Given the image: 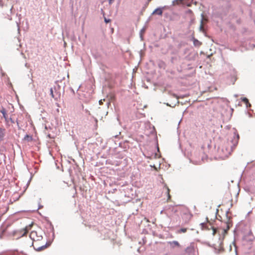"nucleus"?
<instances>
[{
    "label": "nucleus",
    "instance_id": "10",
    "mask_svg": "<svg viewBox=\"0 0 255 255\" xmlns=\"http://www.w3.org/2000/svg\"><path fill=\"white\" fill-rule=\"evenodd\" d=\"M31 225H29V226H26V227L24 229V233L23 234V235H26V234L28 233V231L29 230V229H30V228H31Z\"/></svg>",
    "mask_w": 255,
    "mask_h": 255
},
{
    "label": "nucleus",
    "instance_id": "3",
    "mask_svg": "<svg viewBox=\"0 0 255 255\" xmlns=\"http://www.w3.org/2000/svg\"><path fill=\"white\" fill-rule=\"evenodd\" d=\"M32 246L34 249L37 251H41L46 248V245L42 244L41 246L39 245L38 242H33Z\"/></svg>",
    "mask_w": 255,
    "mask_h": 255
},
{
    "label": "nucleus",
    "instance_id": "11",
    "mask_svg": "<svg viewBox=\"0 0 255 255\" xmlns=\"http://www.w3.org/2000/svg\"><path fill=\"white\" fill-rule=\"evenodd\" d=\"M24 140H27L28 141H31L32 140V137L31 136H30V135H26L25 136H24Z\"/></svg>",
    "mask_w": 255,
    "mask_h": 255
},
{
    "label": "nucleus",
    "instance_id": "17",
    "mask_svg": "<svg viewBox=\"0 0 255 255\" xmlns=\"http://www.w3.org/2000/svg\"><path fill=\"white\" fill-rule=\"evenodd\" d=\"M187 231V229L186 228H182L180 230V232L182 233H185Z\"/></svg>",
    "mask_w": 255,
    "mask_h": 255
},
{
    "label": "nucleus",
    "instance_id": "24",
    "mask_svg": "<svg viewBox=\"0 0 255 255\" xmlns=\"http://www.w3.org/2000/svg\"><path fill=\"white\" fill-rule=\"evenodd\" d=\"M9 120L13 123L12 120L11 118Z\"/></svg>",
    "mask_w": 255,
    "mask_h": 255
},
{
    "label": "nucleus",
    "instance_id": "15",
    "mask_svg": "<svg viewBox=\"0 0 255 255\" xmlns=\"http://www.w3.org/2000/svg\"><path fill=\"white\" fill-rule=\"evenodd\" d=\"M204 29V25H203V19H202L200 22V30L201 31H203Z\"/></svg>",
    "mask_w": 255,
    "mask_h": 255
},
{
    "label": "nucleus",
    "instance_id": "13",
    "mask_svg": "<svg viewBox=\"0 0 255 255\" xmlns=\"http://www.w3.org/2000/svg\"><path fill=\"white\" fill-rule=\"evenodd\" d=\"M166 189H167V196H168L167 201H168L171 199V196L170 195V189L168 187H166Z\"/></svg>",
    "mask_w": 255,
    "mask_h": 255
},
{
    "label": "nucleus",
    "instance_id": "18",
    "mask_svg": "<svg viewBox=\"0 0 255 255\" xmlns=\"http://www.w3.org/2000/svg\"><path fill=\"white\" fill-rule=\"evenodd\" d=\"M243 101L245 103H246V104L249 102L248 99L246 98H244L243 99Z\"/></svg>",
    "mask_w": 255,
    "mask_h": 255
},
{
    "label": "nucleus",
    "instance_id": "2",
    "mask_svg": "<svg viewBox=\"0 0 255 255\" xmlns=\"http://www.w3.org/2000/svg\"><path fill=\"white\" fill-rule=\"evenodd\" d=\"M29 237L33 241V242L40 241L43 238L41 233L36 231H31Z\"/></svg>",
    "mask_w": 255,
    "mask_h": 255
},
{
    "label": "nucleus",
    "instance_id": "5",
    "mask_svg": "<svg viewBox=\"0 0 255 255\" xmlns=\"http://www.w3.org/2000/svg\"><path fill=\"white\" fill-rule=\"evenodd\" d=\"M193 42L194 45L196 47H199L202 44V43L200 41H199L197 39H195V38H193Z\"/></svg>",
    "mask_w": 255,
    "mask_h": 255
},
{
    "label": "nucleus",
    "instance_id": "22",
    "mask_svg": "<svg viewBox=\"0 0 255 255\" xmlns=\"http://www.w3.org/2000/svg\"><path fill=\"white\" fill-rule=\"evenodd\" d=\"M113 0H109V3H110V4H111V3L113 2Z\"/></svg>",
    "mask_w": 255,
    "mask_h": 255
},
{
    "label": "nucleus",
    "instance_id": "20",
    "mask_svg": "<svg viewBox=\"0 0 255 255\" xmlns=\"http://www.w3.org/2000/svg\"><path fill=\"white\" fill-rule=\"evenodd\" d=\"M229 229H230V226H229V223H228V224H227V230H224V231L226 232H227V231H228Z\"/></svg>",
    "mask_w": 255,
    "mask_h": 255
},
{
    "label": "nucleus",
    "instance_id": "19",
    "mask_svg": "<svg viewBox=\"0 0 255 255\" xmlns=\"http://www.w3.org/2000/svg\"><path fill=\"white\" fill-rule=\"evenodd\" d=\"M105 21L106 23H109L111 21V20L109 19H107L106 17H105Z\"/></svg>",
    "mask_w": 255,
    "mask_h": 255
},
{
    "label": "nucleus",
    "instance_id": "23",
    "mask_svg": "<svg viewBox=\"0 0 255 255\" xmlns=\"http://www.w3.org/2000/svg\"><path fill=\"white\" fill-rule=\"evenodd\" d=\"M99 103H100V105H101L103 103L102 102V100H100L99 101Z\"/></svg>",
    "mask_w": 255,
    "mask_h": 255
},
{
    "label": "nucleus",
    "instance_id": "7",
    "mask_svg": "<svg viewBox=\"0 0 255 255\" xmlns=\"http://www.w3.org/2000/svg\"><path fill=\"white\" fill-rule=\"evenodd\" d=\"M4 136V129L0 128V140H2Z\"/></svg>",
    "mask_w": 255,
    "mask_h": 255
},
{
    "label": "nucleus",
    "instance_id": "6",
    "mask_svg": "<svg viewBox=\"0 0 255 255\" xmlns=\"http://www.w3.org/2000/svg\"><path fill=\"white\" fill-rule=\"evenodd\" d=\"M153 14H156L159 15H161L162 14V9L161 8H157L154 10V11L152 13Z\"/></svg>",
    "mask_w": 255,
    "mask_h": 255
},
{
    "label": "nucleus",
    "instance_id": "14",
    "mask_svg": "<svg viewBox=\"0 0 255 255\" xmlns=\"http://www.w3.org/2000/svg\"><path fill=\"white\" fill-rule=\"evenodd\" d=\"M166 189H167V196H168L167 201H168L171 199V196L170 195V189L168 187H166Z\"/></svg>",
    "mask_w": 255,
    "mask_h": 255
},
{
    "label": "nucleus",
    "instance_id": "21",
    "mask_svg": "<svg viewBox=\"0 0 255 255\" xmlns=\"http://www.w3.org/2000/svg\"><path fill=\"white\" fill-rule=\"evenodd\" d=\"M212 229L213 230V235H215V234L216 233V230L214 228H212Z\"/></svg>",
    "mask_w": 255,
    "mask_h": 255
},
{
    "label": "nucleus",
    "instance_id": "16",
    "mask_svg": "<svg viewBox=\"0 0 255 255\" xmlns=\"http://www.w3.org/2000/svg\"><path fill=\"white\" fill-rule=\"evenodd\" d=\"M50 95L53 98H54V95L53 94V91L52 88L50 89Z\"/></svg>",
    "mask_w": 255,
    "mask_h": 255
},
{
    "label": "nucleus",
    "instance_id": "4",
    "mask_svg": "<svg viewBox=\"0 0 255 255\" xmlns=\"http://www.w3.org/2000/svg\"><path fill=\"white\" fill-rule=\"evenodd\" d=\"M0 113H1L2 114L5 122L6 123H8L9 122V119L8 118V116L7 115L5 109L4 108L2 107L0 109Z\"/></svg>",
    "mask_w": 255,
    "mask_h": 255
},
{
    "label": "nucleus",
    "instance_id": "12",
    "mask_svg": "<svg viewBox=\"0 0 255 255\" xmlns=\"http://www.w3.org/2000/svg\"><path fill=\"white\" fill-rule=\"evenodd\" d=\"M194 251V248L192 246L187 247L185 250L187 253H190Z\"/></svg>",
    "mask_w": 255,
    "mask_h": 255
},
{
    "label": "nucleus",
    "instance_id": "9",
    "mask_svg": "<svg viewBox=\"0 0 255 255\" xmlns=\"http://www.w3.org/2000/svg\"><path fill=\"white\" fill-rule=\"evenodd\" d=\"M202 230H209L207 223H201L200 224Z\"/></svg>",
    "mask_w": 255,
    "mask_h": 255
},
{
    "label": "nucleus",
    "instance_id": "1",
    "mask_svg": "<svg viewBox=\"0 0 255 255\" xmlns=\"http://www.w3.org/2000/svg\"><path fill=\"white\" fill-rule=\"evenodd\" d=\"M239 138V135H234L224 143L222 150L225 156H229L233 152L238 143Z\"/></svg>",
    "mask_w": 255,
    "mask_h": 255
},
{
    "label": "nucleus",
    "instance_id": "8",
    "mask_svg": "<svg viewBox=\"0 0 255 255\" xmlns=\"http://www.w3.org/2000/svg\"><path fill=\"white\" fill-rule=\"evenodd\" d=\"M170 245L171 246H172L173 247H180V244H179V243L177 241H175L170 242Z\"/></svg>",
    "mask_w": 255,
    "mask_h": 255
}]
</instances>
